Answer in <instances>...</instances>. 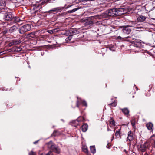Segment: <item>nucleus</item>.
<instances>
[{
    "instance_id": "obj_1",
    "label": "nucleus",
    "mask_w": 155,
    "mask_h": 155,
    "mask_svg": "<svg viewBox=\"0 0 155 155\" xmlns=\"http://www.w3.org/2000/svg\"><path fill=\"white\" fill-rule=\"evenodd\" d=\"M120 9L117 8H113L109 9L107 11H106L104 13L98 15L96 17L99 19H101L103 18H107L108 16H117L120 14L119 12Z\"/></svg>"
},
{
    "instance_id": "obj_2",
    "label": "nucleus",
    "mask_w": 155,
    "mask_h": 155,
    "mask_svg": "<svg viewBox=\"0 0 155 155\" xmlns=\"http://www.w3.org/2000/svg\"><path fill=\"white\" fill-rule=\"evenodd\" d=\"M0 10L4 14L3 18L7 21H11L13 17L12 14L10 12L11 10L6 7L1 8Z\"/></svg>"
},
{
    "instance_id": "obj_3",
    "label": "nucleus",
    "mask_w": 155,
    "mask_h": 155,
    "mask_svg": "<svg viewBox=\"0 0 155 155\" xmlns=\"http://www.w3.org/2000/svg\"><path fill=\"white\" fill-rule=\"evenodd\" d=\"M46 146L48 148L52 150L55 153L58 154L60 152L59 148L56 146L54 145L52 141L46 143Z\"/></svg>"
},
{
    "instance_id": "obj_4",
    "label": "nucleus",
    "mask_w": 155,
    "mask_h": 155,
    "mask_svg": "<svg viewBox=\"0 0 155 155\" xmlns=\"http://www.w3.org/2000/svg\"><path fill=\"white\" fill-rule=\"evenodd\" d=\"M31 28V27L30 25H25L21 26L19 29V32L20 34H24L25 32L30 31Z\"/></svg>"
},
{
    "instance_id": "obj_5",
    "label": "nucleus",
    "mask_w": 155,
    "mask_h": 155,
    "mask_svg": "<svg viewBox=\"0 0 155 155\" xmlns=\"http://www.w3.org/2000/svg\"><path fill=\"white\" fill-rule=\"evenodd\" d=\"M98 15H96L94 16H91L88 18H86L81 20V22H85V25H91L93 24V22L92 20V18H98L96 16Z\"/></svg>"
},
{
    "instance_id": "obj_6",
    "label": "nucleus",
    "mask_w": 155,
    "mask_h": 155,
    "mask_svg": "<svg viewBox=\"0 0 155 155\" xmlns=\"http://www.w3.org/2000/svg\"><path fill=\"white\" fill-rule=\"evenodd\" d=\"M131 31V29L130 28L129 26H123L121 29L122 32L124 34L128 35Z\"/></svg>"
},
{
    "instance_id": "obj_7",
    "label": "nucleus",
    "mask_w": 155,
    "mask_h": 155,
    "mask_svg": "<svg viewBox=\"0 0 155 155\" xmlns=\"http://www.w3.org/2000/svg\"><path fill=\"white\" fill-rule=\"evenodd\" d=\"M78 100L76 103V106L77 107H79V104L81 103L84 106L87 107V104L86 102L84 100H82L81 98H78L77 97Z\"/></svg>"
},
{
    "instance_id": "obj_8",
    "label": "nucleus",
    "mask_w": 155,
    "mask_h": 155,
    "mask_svg": "<svg viewBox=\"0 0 155 155\" xmlns=\"http://www.w3.org/2000/svg\"><path fill=\"white\" fill-rule=\"evenodd\" d=\"M41 8V5L36 4L33 6V10L34 11V12L36 13L38 11L40 12Z\"/></svg>"
},
{
    "instance_id": "obj_9",
    "label": "nucleus",
    "mask_w": 155,
    "mask_h": 155,
    "mask_svg": "<svg viewBox=\"0 0 155 155\" xmlns=\"http://www.w3.org/2000/svg\"><path fill=\"white\" fill-rule=\"evenodd\" d=\"M18 28V25H13L9 28L8 32L11 33L14 32L16 31Z\"/></svg>"
},
{
    "instance_id": "obj_10",
    "label": "nucleus",
    "mask_w": 155,
    "mask_h": 155,
    "mask_svg": "<svg viewBox=\"0 0 155 155\" xmlns=\"http://www.w3.org/2000/svg\"><path fill=\"white\" fill-rule=\"evenodd\" d=\"M64 8V7H58L54 8L52 10L50 11H52L54 12H61Z\"/></svg>"
},
{
    "instance_id": "obj_11",
    "label": "nucleus",
    "mask_w": 155,
    "mask_h": 155,
    "mask_svg": "<svg viewBox=\"0 0 155 155\" xmlns=\"http://www.w3.org/2000/svg\"><path fill=\"white\" fill-rule=\"evenodd\" d=\"M147 147V145L145 143L143 145H141L140 147V150L142 152H144Z\"/></svg>"
},
{
    "instance_id": "obj_12",
    "label": "nucleus",
    "mask_w": 155,
    "mask_h": 155,
    "mask_svg": "<svg viewBox=\"0 0 155 155\" xmlns=\"http://www.w3.org/2000/svg\"><path fill=\"white\" fill-rule=\"evenodd\" d=\"M60 31V29L59 28H55L54 29L52 30H49L48 31V32L49 34H53L55 33L58 32L59 31Z\"/></svg>"
},
{
    "instance_id": "obj_13",
    "label": "nucleus",
    "mask_w": 155,
    "mask_h": 155,
    "mask_svg": "<svg viewBox=\"0 0 155 155\" xmlns=\"http://www.w3.org/2000/svg\"><path fill=\"white\" fill-rule=\"evenodd\" d=\"M20 43L19 41L15 40L11 41L9 44V46H11L14 45H16L19 44Z\"/></svg>"
},
{
    "instance_id": "obj_14",
    "label": "nucleus",
    "mask_w": 155,
    "mask_h": 155,
    "mask_svg": "<svg viewBox=\"0 0 155 155\" xmlns=\"http://www.w3.org/2000/svg\"><path fill=\"white\" fill-rule=\"evenodd\" d=\"M133 139V137L132 133L131 131H129L128 133L127 140H128L129 141H131Z\"/></svg>"
},
{
    "instance_id": "obj_15",
    "label": "nucleus",
    "mask_w": 155,
    "mask_h": 155,
    "mask_svg": "<svg viewBox=\"0 0 155 155\" xmlns=\"http://www.w3.org/2000/svg\"><path fill=\"white\" fill-rule=\"evenodd\" d=\"M70 34L71 35L78 34L79 33V31L77 30L76 29H71L70 31Z\"/></svg>"
},
{
    "instance_id": "obj_16",
    "label": "nucleus",
    "mask_w": 155,
    "mask_h": 155,
    "mask_svg": "<svg viewBox=\"0 0 155 155\" xmlns=\"http://www.w3.org/2000/svg\"><path fill=\"white\" fill-rule=\"evenodd\" d=\"M11 21L15 23H17L20 22L21 20L19 17L13 16Z\"/></svg>"
},
{
    "instance_id": "obj_17",
    "label": "nucleus",
    "mask_w": 155,
    "mask_h": 155,
    "mask_svg": "<svg viewBox=\"0 0 155 155\" xmlns=\"http://www.w3.org/2000/svg\"><path fill=\"white\" fill-rule=\"evenodd\" d=\"M88 125L87 124H84L82 126V130L83 132H86L87 129Z\"/></svg>"
},
{
    "instance_id": "obj_18",
    "label": "nucleus",
    "mask_w": 155,
    "mask_h": 155,
    "mask_svg": "<svg viewBox=\"0 0 155 155\" xmlns=\"http://www.w3.org/2000/svg\"><path fill=\"white\" fill-rule=\"evenodd\" d=\"M121 110L122 112L125 115H128L129 111L128 110V109L127 108H124L123 109H121Z\"/></svg>"
},
{
    "instance_id": "obj_19",
    "label": "nucleus",
    "mask_w": 155,
    "mask_h": 155,
    "mask_svg": "<svg viewBox=\"0 0 155 155\" xmlns=\"http://www.w3.org/2000/svg\"><path fill=\"white\" fill-rule=\"evenodd\" d=\"M146 18L145 17L142 15L139 16L137 18V20L139 21L143 22L145 20Z\"/></svg>"
},
{
    "instance_id": "obj_20",
    "label": "nucleus",
    "mask_w": 155,
    "mask_h": 155,
    "mask_svg": "<svg viewBox=\"0 0 155 155\" xmlns=\"http://www.w3.org/2000/svg\"><path fill=\"white\" fill-rule=\"evenodd\" d=\"M146 127L148 130H152L153 124L149 122L147 124Z\"/></svg>"
},
{
    "instance_id": "obj_21",
    "label": "nucleus",
    "mask_w": 155,
    "mask_h": 155,
    "mask_svg": "<svg viewBox=\"0 0 155 155\" xmlns=\"http://www.w3.org/2000/svg\"><path fill=\"white\" fill-rule=\"evenodd\" d=\"M117 100H115L114 102L111 103L109 104L108 105L111 108L112 107H114L116 106L117 105Z\"/></svg>"
},
{
    "instance_id": "obj_22",
    "label": "nucleus",
    "mask_w": 155,
    "mask_h": 155,
    "mask_svg": "<svg viewBox=\"0 0 155 155\" xmlns=\"http://www.w3.org/2000/svg\"><path fill=\"white\" fill-rule=\"evenodd\" d=\"M90 150L92 153H94L96 152V149L94 146H91L90 147Z\"/></svg>"
},
{
    "instance_id": "obj_23",
    "label": "nucleus",
    "mask_w": 155,
    "mask_h": 155,
    "mask_svg": "<svg viewBox=\"0 0 155 155\" xmlns=\"http://www.w3.org/2000/svg\"><path fill=\"white\" fill-rule=\"evenodd\" d=\"M79 9V8H76L74 9H73L72 10H69L66 12V13H73L75 11H77V10H78Z\"/></svg>"
},
{
    "instance_id": "obj_24",
    "label": "nucleus",
    "mask_w": 155,
    "mask_h": 155,
    "mask_svg": "<svg viewBox=\"0 0 155 155\" xmlns=\"http://www.w3.org/2000/svg\"><path fill=\"white\" fill-rule=\"evenodd\" d=\"M131 37L130 36H128L127 37H125L123 38V41H126L128 42H131V40L130 39H128V38H130Z\"/></svg>"
},
{
    "instance_id": "obj_25",
    "label": "nucleus",
    "mask_w": 155,
    "mask_h": 155,
    "mask_svg": "<svg viewBox=\"0 0 155 155\" xmlns=\"http://www.w3.org/2000/svg\"><path fill=\"white\" fill-rule=\"evenodd\" d=\"M22 50V48L20 47H16L14 50L15 52H19L21 51Z\"/></svg>"
},
{
    "instance_id": "obj_26",
    "label": "nucleus",
    "mask_w": 155,
    "mask_h": 155,
    "mask_svg": "<svg viewBox=\"0 0 155 155\" xmlns=\"http://www.w3.org/2000/svg\"><path fill=\"white\" fill-rule=\"evenodd\" d=\"M145 27V26L142 25L139 26H137L136 27V28L137 29H143Z\"/></svg>"
},
{
    "instance_id": "obj_27",
    "label": "nucleus",
    "mask_w": 155,
    "mask_h": 155,
    "mask_svg": "<svg viewBox=\"0 0 155 155\" xmlns=\"http://www.w3.org/2000/svg\"><path fill=\"white\" fill-rule=\"evenodd\" d=\"M63 35H65L66 36H68L70 35V31H64V33L62 34Z\"/></svg>"
},
{
    "instance_id": "obj_28",
    "label": "nucleus",
    "mask_w": 155,
    "mask_h": 155,
    "mask_svg": "<svg viewBox=\"0 0 155 155\" xmlns=\"http://www.w3.org/2000/svg\"><path fill=\"white\" fill-rule=\"evenodd\" d=\"M69 36L66 39L67 41H69L72 38V35L70 34L68 35Z\"/></svg>"
},
{
    "instance_id": "obj_29",
    "label": "nucleus",
    "mask_w": 155,
    "mask_h": 155,
    "mask_svg": "<svg viewBox=\"0 0 155 155\" xmlns=\"http://www.w3.org/2000/svg\"><path fill=\"white\" fill-rule=\"evenodd\" d=\"M131 124L133 127L135 126V120L134 119H133L131 121Z\"/></svg>"
},
{
    "instance_id": "obj_30",
    "label": "nucleus",
    "mask_w": 155,
    "mask_h": 155,
    "mask_svg": "<svg viewBox=\"0 0 155 155\" xmlns=\"http://www.w3.org/2000/svg\"><path fill=\"white\" fill-rule=\"evenodd\" d=\"M120 133H119L118 132H116V133L115 134V135L116 136V137L119 138H120Z\"/></svg>"
},
{
    "instance_id": "obj_31",
    "label": "nucleus",
    "mask_w": 155,
    "mask_h": 155,
    "mask_svg": "<svg viewBox=\"0 0 155 155\" xmlns=\"http://www.w3.org/2000/svg\"><path fill=\"white\" fill-rule=\"evenodd\" d=\"M110 124L114 126L115 125V122L114 121V120L112 119H111L110 121Z\"/></svg>"
},
{
    "instance_id": "obj_32",
    "label": "nucleus",
    "mask_w": 155,
    "mask_h": 155,
    "mask_svg": "<svg viewBox=\"0 0 155 155\" xmlns=\"http://www.w3.org/2000/svg\"><path fill=\"white\" fill-rule=\"evenodd\" d=\"M82 119H83L82 117H79L78 119H77V120H75V122L77 121L78 122H79L81 121L82 120Z\"/></svg>"
},
{
    "instance_id": "obj_33",
    "label": "nucleus",
    "mask_w": 155,
    "mask_h": 155,
    "mask_svg": "<svg viewBox=\"0 0 155 155\" xmlns=\"http://www.w3.org/2000/svg\"><path fill=\"white\" fill-rule=\"evenodd\" d=\"M83 150L84 152L86 153H87L88 152V150L86 148H85L83 149Z\"/></svg>"
},
{
    "instance_id": "obj_34",
    "label": "nucleus",
    "mask_w": 155,
    "mask_h": 155,
    "mask_svg": "<svg viewBox=\"0 0 155 155\" xmlns=\"http://www.w3.org/2000/svg\"><path fill=\"white\" fill-rule=\"evenodd\" d=\"M67 14L66 12H63L60 14V15L61 16H63L64 15H66Z\"/></svg>"
},
{
    "instance_id": "obj_35",
    "label": "nucleus",
    "mask_w": 155,
    "mask_h": 155,
    "mask_svg": "<svg viewBox=\"0 0 155 155\" xmlns=\"http://www.w3.org/2000/svg\"><path fill=\"white\" fill-rule=\"evenodd\" d=\"M40 155H43L42 154ZM46 155H53L52 152L51 151H49Z\"/></svg>"
},
{
    "instance_id": "obj_36",
    "label": "nucleus",
    "mask_w": 155,
    "mask_h": 155,
    "mask_svg": "<svg viewBox=\"0 0 155 155\" xmlns=\"http://www.w3.org/2000/svg\"><path fill=\"white\" fill-rule=\"evenodd\" d=\"M29 155H35V153L33 151H31L29 154Z\"/></svg>"
},
{
    "instance_id": "obj_37",
    "label": "nucleus",
    "mask_w": 155,
    "mask_h": 155,
    "mask_svg": "<svg viewBox=\"0 0 155 155\" xmlns=\"http://www.w3.org/2000/svg\"><path fill=\"white\" fill-rule=\"evenodd\" d=\"M117 39H120V40H122L123 41V38H122L121 36H118L117 37Z\"/></svg>"
},
{
    "instance_id": "obj_38",
    "label": "nucleus",
    "mask_w": 155,
    "mask_h": 155,
    "mask_svg": "<svg viewBox=\"0 0 155 155\" xmlns=\"http://www.w3.org/2000/svg\"><path fill=\"white\" fill-rule=\"evenodd\" d=\"M134 46L136 47H139V45H140V44H137V43H135L134 44Z\"/></svg>"
},
{
    "instance_id": "obj_39",
    "label": "nucleus",
    "mask_w": 155,
    "mask_h": 155,
    "mask_svg": "<svg viewBox=\"0 0 155 155\" xmlns=\"http://www.w3.org/2000/svg\"><path fill=\"white\" fill-rule=\"evenodd\" d=\"M5 51L1 52H0V55H2L4 54H5Z\"/></svg>"
},
{
    "instance_id": "obj_40",
    "label": "nucleus",
    "mask_w": 155,
    "mask_h": 155,
    "mask_svg": "<svg viewBox=\"0 0 155 155\" xmlns=\"http://www.w3.org/2000/svg\"><path fill=\"white\" fill-rule=\"evenodd\" d=\"M39 141V140H38L36 141H35L34 142V143H33L34 144H36V143H37L38 142V141Z\"/></svg>"
},
{
    "instance_id": "obj_41",
    "label": "nucleus",
    "mask_w": 155,
    "mask_h": 155,
    "mask_svg": "<svg viewBox=\"0 0 155 155\" xmlns=\"http://www.w3.org/2000/svg\"><path fill=\"white\" fill-rule=\"evenodd\" d=\"M95 0H83V1H94Z\"/></svg>"
},
{
    "instance_id": "obj_42",
    "label": "nucleus",
    "mask_w": 155,
    "mask_h": 155,
    "mask_svg": "<svg viewBox=\"0 0 155 155\" xmlns=\"http://www.w3.org/2000/svg\"><path fill=\"white\" fill-rule=\"evenodd\" d=\"M113 48L112 47H110V49L111 50H112V51H114V50H113L112 49Z\"/></svg>"
},
{
    "instance_id": "obj_43",
    "label": "nucleus",
    "mask_w": 155,
    "mask_h": 155,
    "mask_svg": "<svg viewBox=\"0 0 155 155\" xmlns=\"http://www.w3.org/2000/svg\"><path fill=\"white\" fill-rule=\"evenodd\" d=\"M71 5H69L66 8V9H67V8H70V7H71Z\"/></svg>"
},
{
    "instance_id": "obj_44",
    "label": "nucleus",
    "mask_w": 155,
    "mask_h": 155,
    "mask_svg": "<svg viewBox=\"0 0 155 155\" xmlns=\"http://www.w3.org/2000/svg\"><path fill=\"white\" fill-rule=\"evenodd\" d=\"M120 129H119L116 132H118L119 133H120Z\"/></svg>"
},
{
    "instance_id": "obj_45",
    "label": "nucleus",
    "mask_w": 155,
    "mask_h": 155,
    "mask_svg": "<svg viewBox=\"0 0 155 155\" xmlns=\"http://www.w3.org/2000/svg\"><path fill=\"white\" fill-rule=\"evenodd\" d=\"M114 138V133H113V136H112V139H111V141H112V140H113V138Z\"/></svg>"
},
{
    "instance_id": "obj_46",
    "label": "nucleus",
    "mask_w": 155,
    "mask_h": 155,
    "mask_svg": "<svg viewBox=\"0 0 155 155\" xmlns=\"http://www.w3.org/2000/svg\"><path fill=\"white\" fill-rule=\"evenodd\" d=\"M107 130L108 131H110V130H110V129L108 127V128H107Z\"/></svg>"
},
{
    "instance_id": "obj_47",
    "label": "nucleus",
    "mask_w": 155,
    "mask_h": 155,
    "mask_svg": "<svg viewBox=\"0 0 155 155\" xmlns=\"http://www.w3.org/2000/svg\"><path fill=\"white\" fill-rule=\"evenodd\" d=\"M154 147H155V141L154 143Z\"/></svg>"
},
{
    "instance_id": "obj_48",
    "label": "nucleus",
    "mask_w": 155,
    "mask_h": 155,
    "mask_svg": "<svg viewBox=\"0 0 155 155\" xmlns=\"http://www.w3.org/2000/svg\"><path fill=\"white\" fill-rule=\"evenodd\" d=\"M142 30H137V31H141Z\"/></svg>"
},
{
    "instance_id": "obj_49",
    "label": "nucleus",
    "mask_w": 155,
    "mask_h": 155,
    "mask_svg": "<svg viewBox=\"0 0 155 155\" xmlns=\"http://www.w3.org/2000/svg\"><path fill=\"white\" fill-rule=\"evenodd\" d=\"M4 4H5V3H4H4H3V5H4Z\"/></svg>"
},
{
    "instance_id": "obj_50",
    "label": "nucleus",
    "mask_w": 155,
    "mask_h": 155,
    "mask_svg": "<svg viewBox=\"0 0 155 155\" xmlns=\"http://www.w3.org/2000/svg\"><path fill=\"white\" fill-rule=\"evenodd\" d=\"M155 136V135H153L152 137H153V136Z\"/></svg>"
},
{
    "instance_id": "obj_51",
    "label": "nucleus",
    "mask_w": 155,
    "mask_h": 155,
    "mask_svg": "<svg viewBox=\"0 0 155 155\" xmlns=\"http://www.w3.org/2000/svg\"><path fill=\"white\" fill-rule=\"evenodd\" d=\"M125 151H126V150H124Z\"/></svg>"
},
{
    "instance_id": "obj_52",
    "label": "nucleus",
    "mask_w": 155,
    "mask_h": 155,
    "mask_svg": "<svg viewBox=\"0 0 155 155\" xmlns=\"http://www.w3.org/2000/svg\"><path fill=\"white\" fill-rule=\"evenodd\" d=\"M125 151H126V150H124Z\"/></svg>"
}]
</instances>
